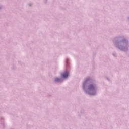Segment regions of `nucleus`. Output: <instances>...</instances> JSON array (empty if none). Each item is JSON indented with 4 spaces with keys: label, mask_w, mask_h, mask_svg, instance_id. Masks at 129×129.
Listing matches in <instances>:
<instances>
[{
    "label": "nucleus",
    "mask_w": 129,
    "mask_h": 129,
    "mask_svg": "<svg viewBox=\"0 0 129 129\" xmlns=\"http://www.w3.org/2000/svg\"><path fill=\"white\" fill-rule=\"evenodd\" d=\"M89 90L90 92H94L95 91L94 86L93 85H90L89 87Z\"/></svg>",
    "instance_id": "obj_1"
},
{
    "label": "nucleus",
    "mask_w": 129,
    "mask_h": 129,
    "mask_svg": "<svg viewBox=\"0 0 129 129\" xmlns=\"http://www.w3.org/2000/svg\"><path fill=\"white\" fill-rule=\"evenodd\" d=\"M69 74V73L68 72H65L61 75L63 78H67V77H68Z\"/></svg>",
    "instance_id": "obj_2"
},
{
    "label": "nucleus",
    "mask_w": 129,
    "mask_h": 129,
    "mask_svg": "<svg viewBox=\"0 0 129 129\" xmlns=\"http://www.w3.org/2000/svg\"><path fill=\"white\" fill-rule=\"evenodd\" d=\"M55 81H60V79L58 78H56L55 79Z\"/></svg>",
    "instance_id": "obj_3"
},
{
    "label": "nucleus",
    "mask_w": 129,
    "mask_h": 129,
    "mask_svg": "<svg viewBox=\"0 0 129 129\" xmlns=\"http://www.w3.org/2000/svg\"><path fill=\"white\" fill-rule=\"evenodd\" d=\"M92 94V95H93V94Z\"/></svg>",
    "instance_id": "obj_4"
}]
</instances>
